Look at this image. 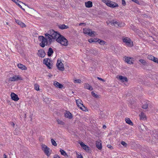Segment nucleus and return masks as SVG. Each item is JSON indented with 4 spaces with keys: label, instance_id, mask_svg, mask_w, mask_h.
<instances>
[{
    "label": "nucleus",
    "instance_id": "f257e3e1",
    "mask_svg": "<svg viewBox=\"0 0 158 158\" xmlns=\"http://www.w3.org/2000/svg\"><path fill=\"white\" fill-rule=\"evenodd\" d=\"M60 34L53 30H50L47 33L45 34L46 37H47L48 41L51 43L53 40L58 38Z\"/></svg>",
    "mask_w": 158,
    "mask_h": 158
},
{
    "label": "nucleus",
    "instance_id": "f03ea898",
    "mask_svg": "<svg viewBox=\"0 0 158 158\" xmlns=\"http://www.w3.org/2000/svg\"><path fill=\"white\" fill-rule=\"evenodd\" d=\"M38 40L40 42V45L42 47L44 48L45 46L47 45L48 44V40L47 38V37L46 38L43 36H40L38 37Z\"/></svg>",
    "mask_w": 158,
    "mask_h": 158
},
{
    "label": "nucleus",
    "instance_id": "7ed1b4c3",
    "mask_svg": "<svg viewBox=\"0 0 158 158\" xmlns=\"http://www.w3.org/2000/svg\"><path fill=\"white\" fill-rule=\"evenodd\" d=\"M56 41L62 45L67 46L68 45V41L64 36L60 35L56 40Z\"/></svg>",
    "mask_w": 158,
    "mask_h": 158
},
{
    "label": "nucleus",
    "instance_id": "20e7f679",
    "mask_svg": "<svg viewBox=\"0 0 158 158\" xmlns=\"http://www.w3.org/2000/svg\"><path fill=\"white\" fill-rule=\"evenodd\" d=\"M102 1L105 3L107 6L112 8H114L118 6L117 4L110 0H102Z\"/></svg>",
    "mask_w": 158,
    "mask_h": 158
},
{
    "label": "nucleus",
    "instance_id": "39448f33",
    "mask_svg": "<svg viewBox=\"0 0 158 158\" xmlns=\"http://www.w3.org/2000/svg\"><path fill=\"white\" fill-rule=\"evenodd\" d=\"M42 150L44 151L45 154L48 156H50V149L45 144H42L41 145Z\"/></svg>",
    "mask_w": 158,
    "mask_h": 158
},
{
    "label": "nucleus",
    "instance_id": "423d86ee",
    "mask_svg": "<svg viewBox=\"0 0 158 158\" xmlns=\"http://www.w3.org/2000/svg\"><path fill=\"white\" fill-rule=\"evenodd\" d=\"M76 102L77 106L83 111H85L86 108L83 105L82 101L80 99L76 100Z\"/></svg>",
    "mask_w": 158,
    "mask_h": 158
},
{
    "label": "nucleus",
    "instance_id": "0eeeda50",
    "mask_svg": "<svg viewBox=\"0 0 158 158\" xmlns=\"http://www.w3.org/2000/svg\"><path fill=\"white\" fill-rule=\"evenodd\" d=\"M83 31L84 34L90 36H94L96 34L94 31H93L91 29L88 28L83 29Z\"/></svg>",
    "mask_w": 158,
    "mask_h": 158
},
{
    "label": "nucleus",
    "instance_id": "6e6552de",
    "mask_svg": "<svg viewBox=\"0 0 158 158\" xmlns=\"http://www.w3.org/2000/svg\"><path fill=\"white\" fill-rule=\"evenodd\" d=\"M122 39L123 42L127 46L131 47L133 46V42L129 38H123Z\"/></svg>",
    "mask_w": 158,
    "mask_h": 158
},
{
    "label": "nucleus",
    "instance_id": "1a4fd4ad",
    "mask_svg": "<svg viewBox=\"0 0 158 158\" xmlns=\"http://www.w3.org/2000/svg\"><path fill=\"white\" fill-rule=\"evenodd\" d=\"M22 77L20 75H15L12 77H10L9 80L11 81H14L19 80H22Z\"/></svg>",
    "mask_w": 158,
    "mask_h": 158
},
{
    "label": "nucleus",
    "instance_id": "9d476101",
    "mask_svg": "<svg viewBox=\"0 0 158 158\" xmlns=\"http://www.w3.org/2000/svg\"><path fill=\"white\" fill-rule=\"evenodd\" d=\"M60 60H57L56 66L59 70L63 71L64 69V65Z\"/></svg>",
    "mask_w": 158,
    "mask_h": 158
},
{
    "label": "nucleus",
    "instance_id": "9b49d317",
    "mask_svg": "<svg viewBox=\"0 0 158 158\" xmlns=\"http://www.w3.org/2000/svg\"><path fill=\"white\" fill-rule=\"evenodd\" d=\"M110 23L111 24H113L114 26L117 27H121L124 26V23H120L119 22H117L114 20H113Z\"/></svg>",
    "mask_w": 158,
    "mask_h": 158
},
{
    "label": "nucleus",
    "instance_id": "f8f14e48",
    "mask_svg": "<svg viewBox=\"0 0 158 158\" xmlns=\"http://www.w3.org/2000/svg\"><path fill=\"white\" fill-rule=\"evenodd\" d=\"M43 63L47 67L48 69H51L52 66V63L51 62L50 60H43Z\"/></svg>",
    "mask_w": 158,
    "mask_h": 158
},
{
    "label": "nucleus",
    "instance_id": "ddd939ff",
    "mask_svg": "<svg viewBox=\"0 0 158 158\" xmlns=\"http://www.w3.org/2000/svg\"><path fill=\"white\" fill-rule=\"evenodd\" d=\"M11 99L15 101H17L19 100V98L17 95L14 93H12L11 94Z\"/></svg>",
    "mask_w": 158,
    "mask_h": 158
},
{
    "label": "nucleus",
    "instance_id": "4468645a",
    "mask_svg": "<svg viewBox=\"0 0 158 158\" xmlns=\"http://www.w3.org/2000/svg\"><path fill=\"white\" fill-rule=\"evenodd\" d=\"M38 54L39 56L41 57H44L45 55L44 51L42 49L38 51Z\"/></svg>",
    "mask_w": 158,
    "mask_h": 158
},
{
    "label": "nucleus",
    "instance_id": "2eb2a0df",
    "mask_svg": "<svg viewBox=\"0 0 158 158\" xmlns=\"http://www.w3.org/2000/svg\"><path fill=\"white\" fill-rule=\"evenodd\" d=\"M54 85L56 87L60 89H62L63 86L62 84L56 81L54 82Z\"/></svg>",
    "mask_w": 158,
    "mask_h": 158
},
{
    "label": "nucleus",
    "instance_id": "dca6fc26",
    "mask_svg": "<svg viewBox=\"0 0 158 158\" xmlns=\"http://www.w3.org/2000/svg\"><path fill=\"white\" fill-rule=\"evenodd\" d=\"M64 116L66 118L71 119L73 118V116L71 113L69 111H66L64 114Z\"/></svg>",
    "mask_w": 158,
    "mask_h": 158
},
{
    "label": "nucleus",
    "instance_id": "f3484780",
    "mask_svg": "<svg viewBox=\"0 0 158 158\" xmlns=\"http://www.w3.org/2000/svg\"><path fill=\"white\" fill-rule=\"evenodd\" d=\"M117 78L119 79L121 81L123 82L126 81L127 82L128 81V79L126 77H124L121 75L119 76Z\"/></svg>",
    "mask_w": 158,
    "mask_h": 158
},
{
    "label": "nucleus",
    "instance_id": "a211bd4d",
    "mask_svg": "<svg viewBox=\"0 0 158 158\" xmlns=\"http://www.w3.org/2000/svg\"><path fill=\"white\" fill-rule=\"evenodd\" d=\"M96 146L97 148L99 150H101L102 148L101 141L98 140L96 142Z\"/></svg>",
    "mask_w": 158,
    "mask_h": 158
},
{
    "label": "nucleus",
    "instance_id": "6ab92c4d",
    "mask_svg": "<svg viewBox=\"0 0 158 158\" xmlns=\"http://www.w3.org/2000/svg\"><path fill=\"white\" fill-rule=\"evenodd\" d=\"M79 143L81 146L83 148V149L86 151L89 150L88 146L85 145L83 142H81Z\"/></svg>",
    "mask_w": 158,
    "mask_h": 158
},
{
    "label": "nucleus",
    "instance_id": "aec40b11",
    "mask_svg": "<svg viewBox=\"0 0 158 158\" xmlns=\"http://www.w3.org/2000/svg\"><path fill=\"white\" fill-rule=\"evenodd\" d=\"M15 22L17 24L22 27H25L26 25L25 24L19 20H15Z\"/></svg>",
    "mask_w": 158,
    "mask_h": 158
},
{
    "label": "nucleus",
    "instance_id": "412c9836",
    "mask_svg": "<svg viewBox=\"0 0 158 158\" xmlns=\"http://www.w3.org/2000/svg\"><path fill=\"white\" fill-rule=\"evenodd\" d=\"M85 6L87 8H90L92 6V2L90 1L85 2Z\"/></svg>",
    "mask_w": 158,
    "mask_h": 158
},
{
    "label": "nucleus",
    "instance_id": "4be33fe9",
    "mask_svg": "<svg viewBox=\"0 0 158 158\" xmlns=\"http://www.w3.org/2000/svg\"><path fill=\"white\" fill-rule=\"evenodd\" d=\"M17 66L19 69L22 70H26L27 69V68L23 65L21 64H17Z\"/></svg>",
    "mask_w": 158,
    "mask_h": 158
},
{
    "label": "nucleus",
    "instance_id": "5701e85b",
    "mask_svg": "<svg viewBox=\"0 0 158 158\" xmlns=\"http://www.w3.org/2000/svg\"><path fill=\"white\" fill-rule=\"evenodd\" d=\"M140 118L141 120H145L146 119V116L145 114L143 112H141L139 115Z\"/></svg>",
    "mask_w": 158,
    "mask_h": 158
},
{
    "label": "nucleus",
    "instance_id": "b1692460",
    "mask_svg": "<svg viewBox=\"0 0 158 158\" xmlns=\"http://www.w3.org/2000/svg\"><path fill=\"white\" fill-rule=\"evenodd\" d=\"M53 52V50L52 49L50 48L48 50V55L49 56H50L52 54Z\"/></svg>",
    "mask_w": 158,
    "mask_h": 158
},
{
    "label": "nucleus",
    "instance_id": "393cba45",
    "mask_svg": "<svg viewBox=\"0 0 158 158\" xmlns=\"http://www.w3.org/2000/svg\"><path fill=\"white\" fill-rule=\"evenodd\" d=\"M84 87L85 88L90 90H92L93 89L92 87L88 84H85L84 85Z\"/></svg>",
    "mask_w": 158,
    "mask_h": 158
},
{
    "label": "nucleus",
    "instance_id": "a878e982",
    "mask_svg": "<svg viewBox=\"0 0 158 158\" xmlns=\"http://www.w3.org/2000/svg\"><path fill=\"white\" fill-rule=\"evenodd\" d=\"M59 27L60 29H65L69 28V27L68 26L65 25L64 24L59 25Z\"/></svg>",
    "mask_w": 158,
    "mask_h": 158
},
{
    "label": "nucleus",
    "instance_id": "bb28decb",
    "mask_svg": "<svg viewBox=\"0 0 158 158\" xmlns=\"http://www.w3.org/2000/svg\"><path fill=\"white\" fill-rule=\"evenodd\" d=\"M60 152L61 154L63 156H64L65 157H66V156L68 157V155L64 150H63L62 149H60Z\"/></svg>",
    "mask_w": 158,
    "mask_h": 158
},
{
    "label": "nucleus",
    "instance_id": "cd10ccee",
    "mask_svg": "<svg viewBox=\"0 0 158 158\" xmlns=\"http://www.w3.org/2000/svg\"><path fill=\"white\" fill-rule=\"evenodd\" d=\"M73 82L74 83H81V80L79 79H76L75 78L73 80Z\"/></svg>",
    "mask_w": 158,
    "mask_h": 158
},
{
    "label": "nucleus",
    "instance_id": "c85d7f7f",
    "mask_svg": "<svg viewBox=\"0 0 158 158\" xmlns=\"http://www.w3.org/2000/svg\"><path fill=\"white\" fill-rule=\"evenodd\" d=\"M125 121L126 123L128 124L131 125H132V123L129 118H126Z\"/></svg>",
    "mask_w": 158,
    "mask_h": 158
},
{
    "label": "nucleus",
    "instance_id": "c756f323",
    "mask_svg": "<svg viewBox=\"0 0 158 158\" xmlns=\"http://www.w3.org/2000/svg\"><path fill=\"white\" fill-rule=\"evenodd\" d=\"M146 56H147V58L148 59H157V58L152 55H145Z\"/></svg>",
    "mask_w": 158,
    "mask_h": 158
},
{
    "label": "nucleus",
    "instance_id": "7c9ffc66",
    "mask_svg": "<svg viewBox=\"0 0 158 158\" xmlns=\"http://www.w3.org/2000/svg\"><path fill=\"white\" fill-rule=\"evenodd\" d=\"M125 62L128 64H132L133 63L134 60H125Z\"/></svg>",
    "mask_w": 158,
    "mask_h": 158
},
{
    "label": "nucleus",
    "instance_id": "2f4dec72",
    "mask_svg": "<svg viewBox=\"0 0 158 158\" xmlns=\"http://www.w3.org/2000/svg\"><path fill=\"white\" fill-rule=\"evenodd\" d=\"M34 89L35 90L38 91L40 90V86L38 84H35L34 85Z\"/></svg>",
    "mask_w": 158,
    "mask_h": 158
},
{
    "label": "nucleus",
    "instance_id": "473e14b6",
    "mask_svg": "<svg viewBox=\"0 0 158 158\" xmlns=\"http://www.w3.org/2000/svg\"><path fill=\"white\" fill-rule=\"evenodd\" d=\"M91 94L95 98H99V96L97 94L95 93L93 91L92 92Z\"/></svg>",
    "mask_w": 158,
    "mask_h": 158
},
{
    "label": "nucleus",
    "instance_id": "72a5a7b5",
    "mask_svg": "<svg viewBox=\"0 0 158 158\" xmlns=\"http://www.w3.org/2000/svg\"><path fill=\"white\" fill-rule=\"evenodd\" d=\"M57 122L59 124H60L62 125H64V123L63 122L59 119L57 120Z\"/></svg>",
    "mask_w": 158,
    "mask_h": 158
},
{
    "label": "nucleus",
    "instance_id": "f704fd0d",
    "mask_svg": "<svg viewBox=\"0 0 158 158\" xmlns=\"http://www.w3.org/2000/svg\"><path fill=\"white\" fill-rule=\"evenodd\" d=\"M98 42L101 45H103L105 44V42L103 40H101L98 39Z\"/></svg>",
    "mask_w": 158,
    "mask_h": 158
},
{
    "label": "nucleus",
    "instance_id": "c9c22d12",
    "mask_svg": "<svg viewBox=\"0 0 158 158\" xmlns=\"http://www.w3.org/2000/svg\"><path fill=\"white\" fill-rule=\"evenodd\" d=\"M51 142H52V144L53 145H54V146H57V144L56 142L53 139H51Z\"/></svg>",
    "mask_w": 158,
    "mask_h": 158
},
{
    "label": "nucleus",
    "instance_id": "e433bc0d",
    "mask_svg": "<svg viewBox=\"0 0 158 158\" xmlns=\"http://www.w3.org/2000/svg\"><path fill=\"white\" fill-rule=\"evenodd\" d=\"M17 1H18V2H17V1H15L14 2H15L16 4H17V5H18L21 8H22V6H21V5H20L19 4V2H20L18 0H17Z\"/></svg>",
    "mask_w": 158,
    "mask_h": 158
},
{
    "label": "nucleus",
    "instance_id": "4c0bfd02",
    "mask_svg": "<svg viewBox=\"0 0 158 158\" xmlns=\"http://www.w3.org/2000/svg\"><path fill=\"white\" fill-rule=\"evenodd\" d=\"M121 143L124 147H126L127 146V144L126 142L123 141H121Z\"/></svg>",
    "mask_w": 158,
    "mask_h": 158
},
{
    "label": "nucleus",
    "instance_id": "58836bf2",
    "mask_svg": "<svg viewBox=\"0 0 158 158\" xmlns=\"http://www.w3.org/2000/svg\"><path fill=\"white\" fill-rule=\"evenodd\" d=\"M148 107V105L146 103H145L142 106V108L144 109H146Z\"/></svg>",
    "mask_w": 158,
    "mask_h": 158
},
{
    "label": "nucleus",
    "instance_id": "ea45409f",
    "mask_svg": "<svg viewBox=\"0 0 158 158\" xmlns=\"http://www.w3.org/2000/svg\"><path fill=\"white\" fill-rule=\"evenodd\" d=\"M139 61L141 62L142 64L143 65H145L146 64V62L145 61V60H139Z\"/></svg>",
    "mask_w": 158,
    "mask_h": 158
},
{
    "label": "nucleus",
    "instance_id": "a19ab883",
    "mask_svg": "<svg viewBox=\"0 0 158 158\" xmlns=\"http://www.w3.org/2000/svg\"><path fill=\"white\" fill-rule=\"evenodd\" d=\"M88 41L89 43L95 42H96L94 40V39H89L88 40Z\"/></svg>",
    "mask_w": 158,
    "mask_h": 158
},
{
    "label": "nucleus",
    "instance_id": "79ce46f5",
    "mask_svg": "<svg viewBox=\"0 0 158 158\" xmlns=\"http://www.w3.org/2000/svg\"><path fill=\"white\" fill-rule=\"evenodd\" d=\"M124 59H126V60L132 59H133V58L130 57H129V56H125L124 57Z\"/></svg>",
    "mask_w": 158,
    "mask_h": 158
},
{
    "label": "nucleus",
    "instance_id": "37998d69",
    "mask_svg": "<svg viewBox=\"0 0 158 158\" xmlns=\"http://www.w3.org/2000/svg\"><path fill=\"white\" fill-rule=\"evenodd\" d=\"M133 30L136 32L139 33V30L137 29L136 28H134L133 29Z\"/></svg>",
    "mask_w": 158,
    "mask_h": 158
},
{
    "label": "nucleus",
    "instance_id": "c03bdc74",
    "mask_svg": "<svg viewBox=\"0 0 158 158\" xmlns=\"http://www.w3.org/2000/svg\"><path fill=\"white\" fill-rule=\"evenodd\" d=\"M97 78L99 80L102 81H103V82H105V81L104 79H103L100 77H97Z\"/></svg>",
    "mask_w": 158,
    "mask_h": 158
},
{
    "label": "nucleus",
    "instance_id": "a18cd8bd",
    "mask_svg": "<svg viewBox=\"0 0 158 158\" xmlns=\"http://www.w3.org/2000/svg\"><path fill=\"white\" fill-rule=\"evenodd\" d=\"M77 158H83L82 156L81 155H79V154H77Z\"/></svg>",
    "mask_w": 158,
    "mask_h": 158
},
{
    "label": "nucleus",
    "instance_id": "49530a36",
    "mask_svg": "<svg viewBox=\"0 0 158 158\" xmlns=\"http://www.w3.org/2000/svg\"><path fill=\"white\" fill-rule=\"evenodd\" d=\"M122 4L123 6H125L126 5V2L125 0H122Z\"/></svg>",
    "mask_w": 158,
    "mask_h": 158
},
{
    "label": "nucleus",
    "instance_id": "de8ad7c7",
    "mask_svg": "<svg viewBox=\"0 0 158 158\" xmlns=\"http://www.w3.org/2000/svg\"><path fill=\"white\" fill-rule=\"evenodd\" d=\"M131 0L136 3L138 4L139 3V2L138 0Z\"/></svg>",
    "mask_w": 158,
    "mask_h": 158
},
{
    "label": "nucleus",
    "instance_id": "09e8293b",
    "mask_svg": "<svg viewBox=\"0 0 158 158\" xmlns=\"http://www.w3.org/2000/svg\"><path fill=\"white\" fill-rule=\"evenodd\" d=\"M53 158H60V157L58 155H55L54 156Z\"/></svg>",
    "mask_w": 158,
    "mask_h": 158
},
{
    "label": "nucleus",
    "instance_id": "8fccbe9b",
    "mask_svg": "<svg viewBox=\"0 0 158 158\" xmlns=\"http://www.w3.org/2000/svg\"><path fill=\"white\" fill-rule=\"evenodd\" d=\"M107 147L110 149H112V146L110 145H107Z\"/></svg>",
    "mask_w": 158,
    "mask_h": 158
},
{
    "label": "nucleus",
    "instance_id": "3c124183",
    "mask_svg": "<svg viewBox=\"0 0 158 158\" xmlns=\"http://www.w3.org/2000/svg\"><path fill=\"white\" fill-rule=\"evenodd\" d=\"M154 62L157 63L158 64V60H152Z\"/></svg>",
    "mask_w": 158,
    "mask_h": 158
},
{
    "label": "nucleus",
    "instance_id": "603ef678",
    "mask_svg": "<svg viewBox=\"0 0 158 158\" xmlns=\"http://www.w3.org/2000/svg\"><path fill=\"white\" fill-rule=\"evenodd\" d=\"M10 124L12 126L14 127L15 126V124L13 122H11Z\"/></svg>",
    "mask_w": 158,
    "mask_h": 158
},
{
    "label": "nucleus",
    "instance_id": "864d4df0",
    "mask_svg": "<svg viewBox=\"0 0 158 158\" xmlns=\"http://www.w3.org/2000/svg\"><path fill=\"white\" fill-rule=\"evenodd\" d=\"M3 158H6V154H4L3 155Z\"/></svg>",
    "mask_w": 158,
    "mask_h": 158
},
{
    "label": "nucleus",
    "instance_id": "5fc2aeb1",
    "mask_svg": "<svg viewBox=\"0 0 158 158\" xmlns=\"http://www.w3.org/2000/svg\"><path fill=\"white\" fill-rule=\"evenodd\" d=\"M85 23H81L79 24V25L81 26V24H85Z\"/></svg>",
    "mask_w": 158,
    "mask_h": 158
},
{
    "label": "nucleus",
    "instance_id": "6e6d98bb",
    "mask_svg": "<svg viewBox=\"0 0 158 158\" xmlns=\"http://www.w3.org/2000/svg\"><path fill=\"white\" fill-rule=\"evenodd\" d=\"M103 128L104 129H105L106 128V126L105 125H103Z\"/></svg>",
    "mask_w": 158,
    "mask_h": 158
},
{
    "label": "nucleus",
    "instance_id": "4d7b16f0",
    "mask_svg": "<svg viewBox=\"0 0 158 158\" xmlns=\"http://www.w3.org/2000/svg\"><path fill=\"white\" fill-rule=\"evenodd\" d=\"M47 59V60H48V59H49L48 58H46V59Z\"/></svg>",
    "mask_w": 158,
    "mask_h": 158
}]
</instances>
